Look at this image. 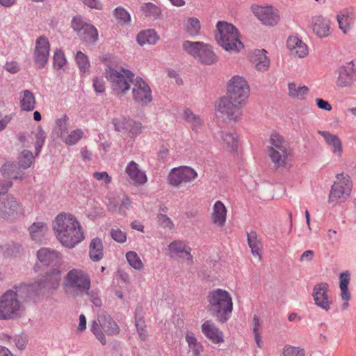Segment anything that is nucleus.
Instances as JSON below:
<instances>
[{"mask_svg":"<svg viewBox=\"0 0 356 356\" xmlns=\"http://www.w3.org/2000/svg\"><path fill=\"white\" fill-rule=\"evenodd\" d=\"M37 257L44 266H56L59 263V253L51 248H42L37 252Z\"/></svg>","mask_w":356,"mask_h":356,"instance_id":"nucleus-25","label":"nucleus"},{"mask_svg":"<svg viewBox=\"0 0 356 356\" xmlns=\"http://www.w3.org/2000/svg\"><path fill=\"white\" fill-rule=\"evenodd\" d=\"M318 134L322 136L328 146L331 147L332 153L340 157L343 153L342 143L340 138L335 134L326 131H318Z\"/></svg>","mask_w":356,"mask_h":356,"instance_id":"nucleus-26","label":"nucleus"},{"mask_svg":"<svg viewBox=\"0 0 356 356\" xmlns=\"http://www.w3.org/2000/svg\"><path fill=\"white\" fill-rule=\"evenodd\" d=\"M126 259L129 264L135 270H140L144 265L138 254L134 251H129L126 254Z\"/></svg>","mask_w":356,"mask_h":356,"instance_id":"nucleus-45","label":"nucleus"},{"mask_svg":"<svg viewBox=\"0 0 356 356\" xmlns=\"http://www.w3.org/2000/svg\"><path fill=\"white\" fill-rule=\"evenodd\" d=\"M141 10L147 17L154 19H159L161 15V10L156 4L152 2L145 3L141 6Z\"/></svg>","mask_w":356,"mask_h":356,"instance_id":"nucleus-39","label":"nucleus"},{"mask_svg":"<svg viewBox=\"0 0 356 356\" xmlns=\"http://www.w3.org/2000/svg\"><path fill=\"white\" fill-rule=\"evenodd\" d=\"M243 103L230 98L229 96H223L216 103L217 111L230 121H238L241 115V105Z\"/></svg>","mask_w":356,"mask_h":356,"instance_id":"nucleus-11","label":"nucleus"},{"mask_svg":"<svg viewBox=\"0 0 356 356\" xmlns=\"http://www.w3.org/2000/svg\"><path fill=\"white\" fill-rule=\"evenodd\" d=\"M50 50V44L48 39L44 36H40L35 42L34 58L35 65L39 68L45 66L48 61Z\"/></svg>","mask_w":356,"mask_h":356,"instance_id":"nucleus-18","label":"nucleus"},{"mask_svg":"<svg viewBox=\"0 0 356 356\" xmlns=\"http://www.w3.org/2000/svg\"><path fill=\"white\" fill-rule=\"evenodd\" d=\"M286 47L290 54L294 57L304 58L308 55L307 45L296 35H291L288 38Z\"/></svg>","mask_w":356,"mask_h":356,"instance_id":"nucleus-22","label":"nucleus"},{"mask_svg":"<svg viewBox=\"0 0 356 356\" xmlns=\"http://www.w3.org/2000/svg\"><path fill=\"white\" fill-rule=\"evenodd\" d=\"M216 29V40L225 50L238 52L243 47L238 39V30L234 25L226 22H218Z\"/></svg>","mask_w":356,"mask_h":356,"instance_id":"nucleus-5","label":"nucleus"},{"mask_svg":"<svg viewBox=\"0 0 356 356\" xmlns=\"http://www.w3.org/2000/svg\"><path fill=\"white\" fill-rule=\"evenodd\" d=\"M58 241L65 247L72 248L84 238L79 222L71 214H59L53 226Z\"/></svg>","mask_w":356,"mask_h":356,"instance_id":"nucleus-2","label":"nucleus"},{"mask_svg":"<svg viewBox=\"0 0 356 356\" xmlns=\"http://www.w3.org/2000/svg\"><path fill=\"white\" fill-rule=\"evenodd\" d=\"M93 177L97 180H104L106 185L111 182V177L106 172H95L93 174Z\"/></svg>","mask_w":356,"mask_h":356,"instance_id":"nucleus-61","label":"nucleus"},{"mask_svg":"<svg viewBox=\"0 0 356 356\" xmlns=\"http://www.w3.org/2000/svg\"><path fill=\"white\" fill-rule=\"evenodd\" d=\"M202 332L204 336L213 343H220L224 341V335L211 321H206L202 325Z\"/></svg>","mask_w":356,"mask_h":356,"instance_id":"nucleus-24","label":"nucleus"},{"mask_svg":"<svg viewBox=\"0 0 356 356\" xmlns=\"http://www.w3.org/2000/svg\"><path fill=\"white\" fill-rule=\"evenodd\" d=\"M33 153L28 149L22 152L19 157V165L22 169L29 168L34 161Z\"/></svg>","mask_w":356,"mask_h":356,"instance_id":"nucleus-44","label":"nucleus"},{"mask_svg":"<svg viewBox=\"0 0 356 356\" xmlns=\"http://www.w3.org/2000/svg\"><path fill=\"white\" fill-rule=\"evenodd\" d=\"M159 38L154 30L148 29L140 31L136 37L138 43L143 46L146 43L154 44L156 42Z\"/></svg>","mask_w":356,"mask_h":356,"instance_id":"nucleus-38","label":"nucleus"},{"mask_svg":"<svg viewBox=\"0 0 356 356\" xmlns=\"http://www.w3.org/2000/svg\"><path fill=\"white\" fill-rule=\"evenodd\" d=\"M93 88L97 93H102L105 90V82L102 78L96 77L93 79Z\"/></svg>","mask_w":356,"mask_h":356,"instance_id":"nucleus-59","label":"nucleus"},{"mask_svg":"<svg viewBox=\"0 0 356 356\" xmlns=\"http://www.w3.org/2000/svg\"><path fill=\"white\" fill-rule=\"evenodd\" d=\"M143 129V127L140 122L131 119L129 123L127 124L126 133L129 137L135 138L142 133Z\"/></svg>","mask_w":356,"mask_h":356,"instance_id":"nucleus-46","label":"nucleus"},{"mask_svg":"<svg viewBox=\"0 0 356 356\" xmlns=\"http://www.w3.org/2000/svg\"><path fill=\"white\" fill-rule=\"evenodd\" d=\"M131 200L128 197H124L120 205L119 206V213L122 215H126V211L129 209Z\"/></svg>","mask_w":356,"mask_h":356,"instance_id":"nucleus-62","label":"nucleus"},{"mask_svg":"<svg viewBox=\"0 0 356 356\" xmlns=\"http://www.w3.org/2000/svg\"><path fill=\"white\" fill-rule=\"evenodd\" d=\"M35 154L38 155L41 151V149L42 148L44 141L46 139V133L45 131L42 129V127H39L37 129V131L35 133Z\"/></svg>","mask_w":356,"mask_h":356,"instance_id":"nucleus-48","label":"nucleus"},{"mask_svg":"<svg viewBox=\"0 0 356 356\" xmlns=\"http://www.w3.org/2000/svg\"><path fill=\"white\" fill-rule=\"evenodd\" d=\"M289 95L293 97L299 99H303L307 95L309 92L308 87L303 86H298L295 83H290L288 85Z\"/></svg>","mask_w":356,"mask_h":356,"instance_id":"nucleus-42","label":"nucleus"},{"mask_svg":"<svg viewBox=\"0 0 356 356\" xmlns=\"http://www.w3.org/2000/svg\"><path fill=\"white\" fill-rule=\"evenodd\" d=\"M314 257V252L313 250H309L305 251L302 255L300 257L299 261L300 262H309L311 261Z\"/></svg>","mask_w":356,"mask_h":356,"instance_id":"nucleus-64","label":"nucleus"},{"mask_svg":"<svg viewBox=\"0 0 356 356\" xmlns=\"http://www.w3.org/2000/svg\"><path fill=\"white\" fill-rule=\"evenodd\" d=\"M69 118L67 115H63L60 118H58L56 122L55 129L59 134L60 137L67 134V126H68Z\"/></svg>","mask_w":356,"mask_h":356,"instance_id":"nucleus-50","label":"nucleus"},{"mask_svg":"<svg viewBox=\"0 0 356 356\" xmlns=\"http://www.w3.org/2000/svg\"><path fill=\"white\" fill-rule=\"evenodd\" d=\"M283 356H305V350L299 347L286 345L283 348Z\"/></svg>","mask_w":356,"mask_h":356,"instance_id":"nucleus-53","label":"nucleus"},{"mask_svg":"<svg viewBox=\"0 0 356 356\" xmlns=\"http://www.w3.org/2000/svg\"><path fill=\"white\" fill-rule=\"evenodd\" d=\"M255 16L266 26H275L280 19L278 10L273 6H257L252 7Z\"/></svg>","mask_w":356,"mask_h":356,"instance_id":"nucleus-19","label":"nucleus"},{"mask_svg":"<svg viewBox=\"0 0 356 356\" xmlns=\"http://www.w3.org/2000/svg\"><path fill=\"white\" fill-rule=\"evenodd\" d=\"M36 101L33 93L25 90L20 93V107L25 111H32L35 108Z\"/></svg>","mask_w":356,"mask_h":356,"instance_id":"nucleus-33","label":"nucleus"},{"mask_svg":"<svg viewBox=\"0 0 356 356\" xmlns=\"http://www.w3.org/2000/svg\"><path fill=\"white\" fill-rule=\"evenodd\" d=\"M114 16L117 19L123 22L124 23H128L131 21V16L129 13L122 7H117L113 12Z\"/></svg>","mask_w":356,"mask_h":356,"instance_id":"nucleus-54","label":"nucleus"},{"mask_svg":"<svg viewBox=\"0 0 356 356\" xmlns=\"http://www.w3.org/2000/svg\"><path fill=\"white\" fill-rule=\"evenodd\" d=\"M5 69L10 73L15 74L19 70V66L16 61H10L6 63Z\"/></svg>","mask_w":356,"mask_h":356,"instance_id":"nucleus-63","label":"nucleus"},{"mask_svg":"<svg viewBox=\"0 0 356 356\" xmlns=\"http://www.w3.org/2000/svg\"><path fill=\"white\" fill-rule=\"evenodd\" d=\"M99 323L95 321H93L90 325V330L95 334L96 338L100 341L102 345L106 343V339L104 334L102 332L99 327Z\"/></svg>","mask_w":356,"mask_h":356,"instance_id":"nucleus-52","label":"nucleus"},{"mask_svg":"<svg viewBox=\"0 0 356 356\" xmlns=\"http://www.w3.org/2000/svg\"><path fill=\"white\" fill-rule=\"evenodd\" d=\"M328 292L329 284L320 282L314 286L312 293L315 304L325 311H328L332 304V297L328 295Z\"/></svg>","mask_w":356,"mask_h":356,"instance_id":"nucleus-16","label":"nucleus"},{"mask_svg":"<svg viewBox=\"0 0 356 356\" xmlns=\"http://www.w3.org/2000/svg\"><path fill=\"white\" fill-rule=\"evenodd\" d=\"M157 222L163 228L171 230L174 227V224L171 219L165 214L159 213L157 215Z\"/></svg>","mask_w":356,"mask_h":356,"instance_id":"nucleus-56","label":"nucleus"},{"mask_svg":"<svg viewBox=\"0 0 356 356\" xmlns=\"http://www.w3.org/2000/svg\"><path fill=\"white\" fill-rule=\"evenodd\" d=\"M132 85L133 99L136 103L145 106L152 101L151 88L142 78L136 77Z\"/></svg>","mask_w":356,"mask_h":356,"instance_id":"nucleus-15","label":"nucleus"},{"mask_svg":"<svg viewBox=\"0 0 356 356\" xmlns=\"http://www.w3.org/2000/svg\"><path fill=\"white\" fill-rule=\"evenodd\" d=\"M60 281V271L57 268H54L38 281L36 284L30 285L33 287V299L35 298V296L39 294L41 291L56 289L59 286Z\"/></svg>","mask_w":356,"mask_h":356,"instance_id":"nucleus-14","label":"nucleus"},{"mask_svg":"<svg viewBox=\"0 0 356 356\" xmlns=\"http://www.w3.org/2000/svg\"><path fill=\"white\" fill-rule=\"evenodd\" d=\"M71 26L79 38L87 44H95L98 40V31L92 24L83 21L81 16L74 17Z\"/></svg>","mask_w":356,"mask_h":356,"instance_id":"nucleus-10","label":"nucleus"},{"mask_svg":"<svg viewBox=\"0 0 356 356\" xmlns=\"http://www.w3.org/2000/svg\"><path fill=\"white\" fill-rule=\"evenodd\" d=\"M227 209L224 204L220 201H217L213 206L212 213L213 222L219 226H224L226 221Z\"/></svg>","mask_w":356,"mask_h":356,"instance_id":"nucleus-31","label":"nucleus"},{"mask_svg":"<svg viewBox=\"0 0 356 356\" xmlns=\"http://www.w3.org/2000/svg\"><path fill=\"white\" fill-rule=\"evenodd\" d=\"M131 119L126 118H116L112 120V124L115 130L118 132H126L127 124L129 123Z\"/></svg>","mask_w":356,"mask_h":356,"instance_id":"nucleus-51","label":"nucleus"},{"mask_svg":"<svg viewBox=\"0 0 356 356\" xmlns=\"http://www.w3.org/2000/svg\"><path fill=\"white\" fill-rule=\"evenodd\" d=\"M197 177V174L192 168L182 166L172 170L168 176L170 184L178 186L183 182H190Z\"/></svg>","mask_w":356,"mask_h":356,"instance_id":"nucleus-17","label":"nucleus"},{"mask_svg":"<svg viewBox=\"0 0 356 356\" xmlns=\"http://www.w3.org/2000/svg\"><path fill=\"white\" fill-rule=\"evenodd\" d=\"M98 322L101 327L108 334L113 335L120 332V327L116 322L105 312L98 315Z\"/></svg>","mask_w":356,"mask_h":356,"instance_id":"nucleus-27","label":"nucleus"},{"mask_svg":"<svg viewBox=\"0 0 356 356\" xmlns=\"http://www.w3.org/2000/svg\"><path fill=\"white\" fill-rule=\"evenodd\" d=\"M207 309L210 314L219 323L227 322L233 310L232 299L225 290L217 289L209 293L207 296Z\"/></svg>","mask_w":356,"mask_h":356,"instance_id":"nucleus-3","label":"nucleus"},{"mask_svg":"<svg viewBox=\"0 0 356 356\" xmlns=\"http://www.w3.org/2000/svg\"><path fill=\"white\" fill-rule=\"evenodd\" d=\"M185 339L192 352L193 356H200L201 353L203 352V346L197 341L195 334L191 331H188L186 334Z\"/></svg>","mask_w":356,"mask_h":356,"instance_id":"nucleus-36","label":"nucleus"},{"mask_svg":"<svg viewBox=\"0 0 356 356\" xmlns=\"http://www.w3.org/2000/svg\"><path fill=\"white\" fill-rule=\"evenodd\" d=\"M350 275L348 271H345L339 275V287H348L350 280Z\"/></svg>","mask_w":356,"mask_h":356,"instance_id":"nucleus-60","label":"nucleus"},{"mask_svg":"<svg viewBox=\"0 0 356 356\" xmlns=\"http://www.w3.org/2000/svg\"><path fill=\"white\" fill-rule=\"evenodd\" d=\"M20 168L19 163L6 162L2 165L1 172L4 177L22 180L24 179V172Z\"/></svg>","mask_w":356,"mask_h":356,"instance_id":"nucleus-29","label":"nucleus"},{"mask_svg":"<svg viewBox=\"0 0 356 356\" xmlns=\"http://www.w3.org/2000/svg\"><path fill=\"white\" fill-rule=\"evenodd\" d=\"M106 79L111 82V89L117 96H123L131 88L136 77L130 70L123 67L109 68L106 71Z\"/></svg>","mask_w":356,"mask_h":356,"instance_id":"nucleus-6","label":"nucleus"},{"mask_svg":"<svg viewBox=\"0 0 356 356\" xmlns=\"http://www.w3.org/2000/svg\"><path fill=\"white\" fill-rule=\"evenodd\" d=\"M47 230L48 227L47 224L42 222H34L29 228L32 240L37 243H42L43 241Z\"/></svg>","mask_w":356,"mask_h":356,"instance_id":"nucleus-30","label":"nucleus"},{"mask_svg":"<svg viewBox=\"0 0 356 356\" xmlns=\"http://www.w3.org/2000/svg\"><path fill=\"white\" fill-rule=\"evenodd\" d=\"M89 256L92 261H100L104 257V247L99 238H93L89 245Z\"/></svg>","mask_w":356,"mask_h":356,"instance_id":"nucleus-32","label":"nucleus"},{"mask_svg":"<svg viewBox=\"0 0 356 356\" xmlns=\"http://www.w3.org/2000/svg\"><path fill=\"white\" fill-rule=\"evenodd\" d=\"M353 184L350 177L344 173L337 174L336 180L331 186L328 202L336 204L344 202L350 196Z\"/></svg>","mask_w":356,"mask_h":356,"instance_id":"nucleus-9","label":"nucleus"},{"mask_svg":"<svg viewBox=\"0 0 356 356\" xmlns=\"http://www.w3.org/2000/svg\"><path fill=\"white\" fill-rule=\"evenodd\" d=\"M90 277L82 269L70 270L64 278L66 291L75 296H82L90 289Z\"/></svg>","mask_w":356,"mask_h":356,"instance_id":"nucleus-7","label":"nucleus"},{"mask_svg":"<svg viewBox=\"0 0 356 356\" xmlns=\"http://www.w3.org/2000/svg\"><path fill=\"white\" fill-rule=\"evenodd\" d=\"M75 59L81 72L85 73L88 70L90 67V63L88 56L85 54L81 51H78L76 52Z\"/></svg>","mask_w":356,"mask_h":356,"instance_id":"nucleus-47","label":"nucleus"},{"mask_svg":"<svg viewBox=\"0 0 356 356\" xmlns=\"http://www.w3.org/2000/svg\"><path fill=\"white\" fill-rule=\"evenodd\" d=\"M170 255L172 258L179 257L186 259L188 264L193 263V256L191 254V248L182 241H174L168 245Z\"/></svg>","mask_w":356,"mask_h":356,"instance_id":"nucleus-21","label":"nucleus"},{"mask_svg":"<svg viewBox=\"0 0 356 356\" xmlns=\"http://www.w3.org/2000/svg\"><path fill=\"white\" fill-rule=\"evenodd\" d=\"M200 22L196 17H190L188 19L186 25V31L191 35H197L199 34L200 31Z\"/></svg>","mask_w":356,"mask_h":356,"instance_id":"nucleus-49","label":"nucleus"},{"mask_svg":"<svg viewBox=\"0 0 356 356\" xmlns=\"http://www.w3.org/2000/svg\"><path fill=\"white\" fill-rule=\"evenodd\" d=\"M54 66L56 69H61L66 63L64 53L60 49H56L54 55Z\"/></svg>","mask_w":356,"mask_h":356,"instance_id":"nucleus-55","label":"nucleus"},{"mask_svg":"<svg viewBox=\"0 0 356 356\" xmlns=\"http://www.w3.org/2000/svg\"><path fill=\"white\" fill-rule=\"evenodd\" d=\"M248 237V243L251 249L252 254L254 256H257L259 259H261V250H262V243L260 240L258 238V235L256 232L251 231L250 232H247Z\"/></svg>","mask_w":356,"mask_h":356,"instance_id":"nucleus-34","label":"nucleus"},{"mask_svg":"<svg viewBox=\"0 0 356 356\" xmlns=\"http://www.w3.org/2000/svg\"><path fill=\"white\" fill-rule=\"evenodd\" d=\"M182 117L194 131H197L202 125V120L200 116L194 114L189 108H186L184 111Z\"/></svg>","mask_w":356,"mask_h":356,"instance_id":"nucleus-37","label":"nucleus"},{"mask_svg":"<svg viewBox=\"0 0 356 356\" xmlns=\"http://www.w3.org/2000/svg\"><path fill=\"white\" fill-rule=\"evenodd\" d=\"M336 73L338 74L336 83L339 87H349L356 80V70L351 63L339 67Z\"/></svg>","mask_w":356,"mask_h":356,"instance_id":"nucleus-20","label":"nucleus"},{"mask_svg":"<svg viewBox=\"0 0 356 356\" xmlns=\"http://www.w3.org/2000/svg\"><path fill=\"white\" fill-rule=\"evenodd\" d=\"M111 236L118 243H123L127 240V234L120 229H112L111 230Z\"/></svg>","mask_w":356,"mask_h":356,"instance_id":"nucleus-57","label":"nucleus"},{"mask_svg":"<svg viewBox=\"0 0 356 356\" xmlns=\"http://www.w3.org/2000/svg\"><path fill=\"white\" fill-rule=\"evenodd\" d=\"M183 49L201 63L210 65L218 60V56L210 45L202 42L186 40L182 44Z\"/></svg>","mask_w":356,"mask_h":356,"instance_id":"nucleus-8","label":"nucleus"},{"mask_svg":"<svg viewBox=\"0 0 356 356\" xmlns=\"http://www.w3.org/2000/svg\"><path fill=\"white\" fill-rule=\"evenodd\" d=\"M313 32L320 38H327L331 34L330 20L321 15L312 19Z\"/></svg>","mask_w":356,"mask_h":356,"instance_id":"nucleus-23","label":"nucleus"},{"mask_svg":"<svg viewBox=\"0 0 356 356\" xmlns=\"http://www.w3.org/2000/svg\"><path fill=\"white\" fill-rule=\"evenodd\" d=\"M264 49L256 50L252 57L256 68L259 71H266L268 68L270 60L266 55Z\"/></svg>","mask_w":356,"mask_h":356,"instance_id":"nucleus-35","label":"nucleus"},{"mask_svg":"<svg viewBox=\"0 0 356 356\" xmlns=\"http://www.w3.org/2000/svg\"><path fill=\"white\" fill-rule=\"evenodd\" d=\"M83 136V131L81 129L72 131L70 134H65L60 138L68 145H73Z\"/></svg>","mask_w":356,"mask_h":356,"instance_id":"nucleus-43","label":"nucleus"},{"mask_svg":"<svg viewBox=\"0 0 356 356\" xmlns=\"http://www.w3.org/2000/svg\"><path fill=\"white\" fill-rule=\"evenodd\" d=\"M337 21L339 23V29L346 33L349 29L350 24L352 23L351 13L347 10H343L337 15Z\"/></svg>","mask_w":356,"mask_h":356,"instance_id":"nucleus-41","label":"nucleus"},{"mask_svg":"<svg viewBox=\"0 0 356 356\" xmlns=\"http://www.w3.org/2000/svg\"><path fill=\"white\" fill-rule=\"evenodd\" d=\"M22 204L13 195L1 196L0 192V217L3 219L16 218L24 213Z\"/></svg>","mask_w":356,"mask_h":356,"instance_id":"nucleus-13","label":"nucleus"},{"mask_svg":"<svg viewBox=\"0 0 356 356\" xmlns=\"http://www.w3.org/2000/svg\"><path fill=\"white\" fill-rule=\"evenodd\" d=\"M126 172L136 184L141 185L147 182V179L145 172L140 170L138 165L133 161L128 163Z\"/></svg>","mask_w":356,"mask_h":356,"instance_id":"nucleus-28","label":"nucleus"},{"mask_svg":"<svg viewBox=\"0 0 356 356\" xmlns=\"http://www.w3.org/2000/svg\"><path fill=\"white\" fill-rule=\"evenodd\" d=\"M85 294H87L90 298V300L92 302V304L97 307L102 306V300L99 296V293L96 290H90V289L85 292Z\"/></svg>","mask_w":356,"mask_h":356,"instance_id":"nucleus-58","label":"nucleus"},{"mask_svg":"<svg viewBox=\"0 0 356 356\" xmlns=\"http://www.w3.org/2000/svg\"><path fill=\"white\" fill-rule=\"evenodd\" d=\"M227 96L244 103L249 97L250 88L246 80L240 76H234L227 84Z\"/></svg>","mask_w":356,"mask_h":356,"instance_id":"nucleus-12","label":"nucleus"},{"mask_svg":"<svg viewBox=\"0 0 356 356\" xmlns=\"http://www.w3.org/2000/svg\"><path fill=\"white\" fill-rule=\"evenodd\" d=\"M33 287L27 284L15 286L0 297V320L19 318L24 316L25 303L33 299Z\"/></svg>","mask_w":356,"mask_h":356,"instance_id":"nucleus-1","label":"nucleus"},{"mask_svg":"<svg viewBox=\"0 0 356 356\" xmlns=\"http://www.w3.org/2000/svg\"><path fill=\"white\" fill-rule=\"evenodd\" d=\"M266 147V153L275 168H284L288 164L291 149L284 138L277 133H273Z\"/></svg>","mask_w":356,"mask_h":356,"instance_id":"nucleus-4","label":"nucleus"},{"mask_svg":"<svg viewBox=\"0 0 356 356\" xmlns=\"http://www.w3.org/2000/svg\"><path fill=\"white\" fill-rule=\"evenodd\" d=\"M220 138L227 145V148L232 152L238 147V136L236 132L221 131Z\"/></svg>","mask_w":356,"mask_h":356,"instance_id":"nucleus-40","label":"nucleus"}]
</instances>
